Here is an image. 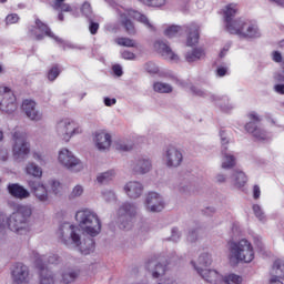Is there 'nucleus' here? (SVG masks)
<instances>
[{
    "label": "nucleus",
    "mask_w": 284,
    "mask_h": 284,
    "mask_svg": "<svg viewBox=\"0 0 284 284\" xmlns=\"http://www.w3.org/2000/svg\"><path fill=\"white\" fill-rule=\"evenodd\" d=\"M112 71L115 74V77H123V67H121V64H114L112 67Z\"/></svg>",
    "instance_id": "nucleus-58"
},
{
    "label": "nucleus",
    "mask_w": 284,
    "mask_h": 284,
    "mask_svg": "<svg viewBox=\"0 0 284 284\" xmlns=\"http://www.w3.org/2000/svg\"><path fill=\"white\" fill-rule=\"evenodd\" d=\"M89 30L91 34H97L99 32V22H94V18L89 20Z\"/></svg>",
    "instance_id": "nucleus-52"
},
{
    "label": "nucleus",
    "mask_w": 284,
    "mask_h": 284,
    "mask_svg": "<svg viewBox=\"0 0 284 284\" xmlns=\"http://www.w3.org/2000/svg\"><path fill=\"white\" fill-rule=\"evenodd\" d=\"M232 183L235 187H244L247 183V175L243 171H234L232 175Z\"/></svg>",
    "instance_id": "nucleus-31"
},
{
    "label": "nucleus",
    "mask_w": 284,
    "mask_h": 284,
    "mask_svg": "<svg viewBox=\"0 0 284 284\" xmlns=\"http://www.w3.org/2000/svg\"><path fill=\"white\" fill-rule=\"evenodd\" d=\"M253 212H254V215L256 216V219H258V221H262V222L266 221L265 212H263V209H261V205L254 204Z\"/></svg>",
    "instance_id": "nucleus-44"
},
{
    "label": "nucleus",
    "mask_w": 284,
    "mask_h": 284,
    "mask_svg": "<svg viewBox=\"0 0 284 284\" xmlns=\"http://www.w3.org/2000/svg\"><path fill=\"white\" fill-rule=\"evenodd\" d=\"M85 243L88 244V247L80 246V252L84 256H88V254H92V252H94V240L93 239H88L85 241Z\"/></svg>",
    "instance_id": "nucleus-39"
},
{
    "label": "nucleus",
    "mask_w": 284,
    "mask_h": 284,
    "mask_svg": "<svg viewBox=\"0 0 284 284\" xmlns=\"http://www.w3.org/2000/svg\"><path fill=\"white\" fill-rule=\"evenodd\" d=\"M182 28L179 26H171L168 29H165L164 34L169 39H174V37L179 36V32H181Z\"/></svg>",
    "instance_id": "nucleus-40"
},
{
    "label": "nucleus",
    "mask_w": 284,
    "mask_h": 284,
    "mask_svg": "<svg viewBox=\"0 0 284 284\" xmlns=\"http://www.w3.org/2000/svg\"><path fill=\"white\" fill-rule=\"evenodd\" d=\"M36 266L40 270V282L39 284H54V274L52 271L45 267L43 257L36 258Z\"/></svg>",
    "instance_id": "nucleus-24"
},
{
    "label": "nucleus",
    "mask_w": 284,
    "mask_h": 284,
    "mask_svg": "<svg viewBox=\"0 0 284 284\" xmlns=\"http://www.w3.org/2000/svg\"><path fill=\"white\" fill-rule=\"evenodd\" d=\"M144 70L149 72V74H158L159 73V67H156V63L154 62H146L144 64Z\"/></svg>",
    "instance_id": "nucleus-47"
},
{
    "label": "nucleus",
    "mask_w": 284,
    "mask_h": 284,
    "mask_svg": "<svg viewBox=\"0 0 284 284\" xmlns=\"http://www.w3.org/2000/svg\"><path fill=\"white\" fill-rule=\"evenodd\" d=\"M120 19L126 34H136L134 22L130 19H134L135 21H139V23H143V26L149 28V30H154V26L150 23V19L134 9H126L125 12L120 13Z\"/></svg>",
    "instance_id": "nucleus-5"
},
{
    "label": "nucleus",
    "mask_w": 284,
    "mask_h": 284,
    "mask_svg": "<svg viewBox=\"0 0 284 284\" xmlns=\"http://www.w3.org/2000/svg\"><path fill=\"white\" fill-rule=\"evenodd\" d=\"M196 234H197L196 230L190 231L187 235V241L190 243H194L196 241Z\"/></svg>",
    "instance_id": "nucleus-62"
},
{
    "label": "nucleus",
    "mask_w": 284,
    "mask_h": 284,
    "mask_svg": "<svg viewBox=\"0 0 284 284\" xmlns=\"http://www.w3.org/2000/svg\"><path fill=\"white\" fill-rule=\"evenodd\" d=\"M28 186L30 187V191L36 196V199H38V201H40L41 203H45L47 201H49L50 197L48 195V189L42 181L29 180Z\"/></svg>",
    "instance_id": "nucleus-17"
},
{
    "label": "nucleus",
    "mask_w": 284,
    "mask_h": 284,
    "mask_svg": "<svg viewBox=\"0 0 284 284\" xmlns=\"http://www.w3.org/2000/svg\"><path fill=\"white\" fill-rule=\"evenodd\" d=\"M248 119L251 121L245 124L246 132L252 134L255 139H257V141L267 140V132L258 128V123H261V118L258 116V114L256 112H251L248 114Z\"/></svg>",
    "instance_id": "nucleus-13"
},
{
    "label": "nucleus",
    "mask_w": 284,
    "mask_h": 284,
    "mask_svg": "<svg viewBox=\"0 0 284 284\" xmlns=\"http://www.w3.org/2000/svg\"><path fill=\"white\" fill-rule=\"evenodd\" d=\"M115 43L122 45L123 48H136V43L130 38H116Z\"/></svg>",
    "instance_id": "nucleus-37"
},
{
    "label": "nucleus",
    "mask_w": 284,
    "mask_h": 284,
    "mask_svg": "<svg viewBox=\"0 0 284 284\" xmlns=\"http://www.w3.org/2000/svg\"><path fill=\"white\" fill-rule=\"evenodd\" d=\"M224 281L226 284H242L243 277H241L236 274H230L229 276L225 277Z\"/></svg>",
    "instance_id": "nucleus-45"
},
{
    "label": "nucleus",
    "mask_w": 284,
    "mask_h": 284,
    "mask_svg": "<svg viewBox=\"0 0 284 284\" xmlns=\"http://www.w3.org/2000/svg\"><path fill=\"white\" fill-rule=\"evenodd\" d=\"M272 276L278 277V278H284V263L281 260H276L273 263Z\"/></svg>",
    "instance_id": "nucleus-34"
},
{
    "label": "nucleus",
    "mask_w": 284,
    "mask_h": 284,
    "mask_svg": "<svg viewBox=\"0 0 284 284\" xmlns=\"http://www.w3.org/2000/svg\"><path fill=\"white\" fill-rule=\"evenodd\" d=\"M26 172L30 176H34V179H41L43 176V170L41 168L32 162L28 163L26 166Z\"/></svg>",
    "instance_id": "nucleus-32"
},
{
    "label": "nucleus",
    "mask_w": 284,
    "mask_h": 284,
    "mask_svg": "<svg viewBox=\"0 0 284 284\" xmlns=\"http://www.w3.org/2000/svg\"><path fill=\"white\" fill-rule=\"evenodd\" d=\"M132 144H128L125 142H118L115 144V150H118V152H130V150H132Z\"/></svg>",
    "instance_id": "nucleus-49"
},
{
    "label": "nucleus",
    "mask_w": 284,
    "mask_h": 284,
    "mask_svg": "<svg viewBox=\"0 0 284 284\" xmlns=\"http://www.w3.org/2000/svg\"><path fill=\"white\" fill-rule=\"evenodd\" d=\"M220 138L222 143V170H232V168L236 166V156L227 151V143H230L227 133L223 130L220 131Z\"/></svg>",
    "instance_id": "nucleus-12"
},
{
    "label": "nucleus",
    "mask_w": 284,
    "mask_h": 284,
    "mask_svg": "<svg viewBox=\"0 0 284 284\" xmlns=\"http://www.w3.org/2000/svg\"><path fill=\"white\" fill-rule=\"evenodd\" d=\"M58 236L65 245H70V243H74L77 247L81 245V235L74 231V225L68 222H64L60 225L58 230Z\"/></svg>",
    "instance_id": "nucleus-9"
},
{
    "label": "nucleus",
    "mask_w": 284,
    "mask_h": 284,
    "mask_svg": "<svg viewBox=\"0 0 284 284\" xmlns=\"http://www.w3.org/2000/svg\"><path fill=\"white\" fill-rule=\"evenodd\" d=\"M82 14L87 17V19L92 20L94 19V16L92 14V6H90L89 2H84L81 8Z\"/></svg>",
    "instance_id": "nucleus-43"
},
{
    "label": "nucleus",
    "mask_w": 284,
    "mask_h": 284,
    "mask_svg": "<svg viewBox=\"0 0 284 284\" xmlns=\"http://www.w3.org/2000/svg\"><path fill=\"white\" fill-rule=\"evenodd\" d=\"M192 265L206 283L220 284L223 281V276L215 270L201 268L194 262H192Z\"/></svg>",
    "instance_id": "nucleus-20"
},
{
    "label": "nucleus",
    "mask_w": 284,
    "mask_h": 284,
    "mask_svg": "<svg viewBox=\"0 0 284 284\" xmlns=\"http://www.w3.org/2000/svg\"><path fill=\"white\" fill-rule=\"evenodd\" d=\"M273 61H274L275 63H281V62H283V55L281 54V52H278V51H274V52H273Z\"/></svg>",
    "instance_id": "nucleus-61"
},
{
    "label": "nucleus",
    "mask_w": 284,
    "mask_h": 284,
    "mask_svg": "<svg viewBox=\"0 0 284 284\" xmlns=\"http://www.w3.org/2000/svg\"><path fill=\"white\" fill-rule=\"evenodd\" d=\"M94 143L100 152H105V150H110V145H112V135L103 131H98L94 134Z\"/></svg>",
    "instance_id": "nucleus-25"
},
{
    "label": "nucleus",
    "mask_w": 284,
    "mask_h": 284,
    "mask_svg": "<svg viewBox=\"0 0 284 284\" xmlns=\"http://www.w3.org/2000/svg\"><path fill=\"white\" fill-rule=\"evenodd\" d=\"M57 133L63 141H70L74 134H81V128L70 119L60 120L55 126Z\"/></svg>",
    "instance_id": "nucleus-10"
},
{
    "label": "nucleus",
    "mask_w": 284,
    "mask_h": 284,
    "mask_svg": "<svg viewBox=\"0 0 284 284\" xmlns=\"http://www.w3.org/2000/svg\"><path fill=\"white\" fill-rule=\"evenodd\" d=\"M59 74H61V69H59V64H55L48 71L47 77L50 81H57Z\"/></svg>",
    "instance_id": "nucleus-41"
},
{
    "label": "nucleus",
    "mask_w": 284,
    "mask_h": 284,
    "mask_svg": "<svg viewBox=\"0 0 284 284\" xmlns=\"http://www.w3.org/2000/svg\"><path fill=\"white\" fill-rule=\"evenodd\" d=\"M164 161L168 168H179L183 163V153L174 146H169L164 153Z\"/></svg>",
    "instance_id": "nucleus-18"
},
{
    "label": "nucleus",
    "mask_w": 284,
    "mask_h": 284,
    "mask_svg": "<svg viewBox=\"0 0 284 284\" xmlns=\"http://www.w3.org/2000/svg\"><path fill=\"white\" fill-rule=\"evenodd\" d=\"M36 28L39 30L41 33H36L34 32V27H31L29 29V32L36 37V41H43L44 37H50V39H54L57 43H63V39L54 36V33L50 30V27L45 24L41 19L36 18Z\"/></svg>",
    "instance_id": "nucleus-16"
},
{
    "label": "nucleus",
    "mask_w": 284,
    "mask_h": 284,
    "mask_svg": "<svg viewBox=\"0 0 284 284\" xmlns=\"http://www.w3.org/2000/svg\"><path fill=\"white\" fill-rule=\"evenodd\" d=\"M171 241H173L174 243H176V241H179V239H181V232H179V229L173 227L171 231Z\"/></svg>",
    "instance_id": "nucleus-57"
},
{
    "label": "nucleus",
    "mask_w": 284,
    "mask_h": 284,
    "mask_svg": "<svg viewBox=\"0 0 284 284\" xmlns=\"http://www.w3.org/2000/svg\"><path fill=\"white\" fill-rule=\"evenodd\" d=\"M236 12H239L236 4L231 3L225 7L224 23L230 34H237V37H243V39H258L261 37L258 26L255 22L243 18L234 20Z\"/></svg>",
    "instance_id": "nucleus-1"
},
{
    "label": "nucleus",
    "mask_w": 284,
    "mask_h": 284,
    "mask_svg": "<svg viewBox=\"0 0 284 284\" xmlns=\"http://www.w3.org/2000/svg\"><path fill=\"white\" fill-rule=\"evenodd\" d=\"M253 197L261 199V187L258 185L253 186Z\"/></svg>",
    "instance_id": "nucleus-63"
},
{
    "label": "nucleus",
    "mask_w": 284,
    "mask_h": 284,
    "mask_svg": "<svg viewBox=\"0 0 284 284\" xmlns=\"http://www.w3.org/2000/svg\"><path fill=\"white\" fill-rule=\"evenodd\" d=\"M154 48L156 52L162 54V57H164L165 59H170V61H179V55L172 52V49L170 48V44H168V41L156 40L154 42Z\"/></svg>",
    "instance_id": "nucleus-26"
},
{
    "label": "nucleus",
    "mask_w": 284,
    "mask_h": 284,
    "mask_svg": "<svg viewBox=\"0 0 284 284\" xmlns=\"http://www.w3.org/2000/svg\"><path fill=\"white\" fill-rule=\"evenodd\" d=\"M202 59H205V49L201 47L185 53V61L187 63H196V61H202Z\"/></svg>",
    "instance_id": "nucleus-30"
},
{
    "label": "nucleus",
    "mask_w": 284,
    "mask_h": 284,
    "mask_svg": "<svg viewBox=\"0 0 284 284\" xmlns=\"http://www.w3.org/2000/svg\"><path fill=\"white\" fill-rule=\"evenodd\" d=\"M124 192L129 199H139L143 194V184L139 181H131L125 184Z\"/></svg>",
    "instance_id": "nucleus-29"
},
{
    "label": "nucleus",
    "mask_w": 284,
    "mask_h": 284,
    "mask_svg": "<svg viewBox=\"0 0 284 284\" xmlns=\"http://www.w3.org/2000/svg\"><path fill=\"white\" fill-rule=\"evenodd\" d=\"M191 92H193L195 97H202L203 99H206V97H209L210 100L213 101V103H216V105H219L222 112H231V110H234V104L230 103L227 97L212 94L207 91L199 89V87H191Z\"/></svg>",
    "instance_id": "nucleus-7"
},
{
    "label": "nucleus",
    "mask_w": 284,
    "mask_h": 284,
    "mask_svg": "<svg viewBox=\"0 0 284 284\" xmlns=\"http://www.w3.org/2000/svg\"><path fill=\"white\" fill-rule=\"evenodd\" d=\"M179 192L182 194H187L192 190V185H189L187 183H180L178 186Z\"/></svg>",
    "instance_id": "nucleus-56"
},
{
    "label": "nucleus",
    "mask_w": 284,
    "mask_h": 284,
    "mask_svg": "<svg viewBox=\"0 0 284 284\" xmlns=\"http://www.w3.org/2000/svg\"><path fill=\"white\" fill-rule=\"evenodd\" d=\"M145 207L149 212H162L165 207L163 197L156 192H150L145 199Z\"/></svg>",
    "instance_id": "nucleus-19"
},
{
    "label": "nucleus",
    "mask_w": 284,
    "mask_h": 284,
    "mask_svg": "<svg viewBox=\"0 0 284 284\" xmlns=\"http://www.w3.org/2000/svg\"><path fill=\"white\" fill-rule=\"evenodd\" d=\"M0 110L7 114L17 112V97L8 87L0 88Z\"/></svg>",
    "instance_id": "nucleus-11"
},
{
    "label": "nucleus",
    "mask_w": 284,
    "mask_h": 284,
    "mask_svg": "<svg viewBox=\"0 0 284 284\" xmlns=\"http://www.w3.org/2000/svg\"><path fill=\"white\" fill-rule=\"evenodd\" d=\"M83 194V186L75 185L72 190V192L69 195V199H78V196H81Z\"/></svg>",
    "instance_id": "nucleus-50"
},
{
    "label": "nucleus",
    "mask_w": 284,
    "mask_h": 284,
    "mask_svg": "<svg viewBox=\"0 0 284 284\" xmlns=\"http://www.w3.org/2000/svg\"><path fill=\"white\" fill-rule=\"evenodd\" d=\"M11 278L13 284H30V268L21 262L11 267Z\"/></svg>",
    "instance_id": "nucleus-15"
},
{
    "label": "nucleus",
    "mask_w": 284,
    "mask_h": 284,
    "mask_svg": "<svg viewBox=\"0 0 284 284\" xmlns=\"http://www.w3.org/2000/svg\"><path fill=\"white\" fill-rule=\"evenodd\" d=\"M50 185H51L52 194H54L55 196H59V194H61V182L57 180H51Z\"/></svg>",
    "instance_id": "nucleus-46"
},
{
    "label": "nucleus",
    "mask_w": 284,
    "mask_h": 284,
    "mask_svg": "<svg viewBox=\"0 0 284 284\" xmlns=\"http://www.w3.org/2000/svg\"><path fill=\"white\" fill-rule=\"evenodd\" d=\"M183 30L187 32V38H186V45L189 48H192L193 45H196L199 43L200 39V27L196 23H191L189 26L183 27Z\"/></svg>",
    "instance_id": "nucleus-27"
},
{
    "label": "nucleus",
    "mask_w": 284,
    "mask_h": 284,
    "mask_svg": "<svg viewBox=\"0 0 284 284\" xmlns=\"http://www.w3.org/2000/svg\"><path fill=\"white\" fill-rule=\"evenodd\" d=\"M75 221L79 223V227L89 236H99L101 234V220L97 212L85 209L78 211L75 214Z\"/></svg>",
    "instance_id": "nucleus-3"
},
{
    "label": "nucleus",
    "mask_w": 284,
    "mask_h": 284,
    "mask_svg": "<svg viewBox=\"0 0 284 284\" xmlns=\"http://www.w3.org/2000/svg\"><path fill=\"white\" fill-rule=\"evenodd\" d=\"M197 263L202 267H210L212 265V255L210 253H202L197 258Z\"/></svg>",
    "instance_id": "nucleus-38"
},
{
    "label": "nucleus",
    "mask_w": 284,
    "mask_h": 284,
    "mask_svg": "<svg viewBox=\"0 0 284 284\" xmlns=\"http://www.w3.org/2000/svg\"><path fill=\"white\" fill-rule=\"evenodd\" d=\"M274 90L277 94H284V84H275Z\"/></svg>",
    "instance_id": "nucleus-64"
},
{
    "label": "nucleus",
    "mask_w": 284,
    "mask_h": 284,
    "mask_svg": "<svg viewBox=\"0 0 284 284\" xmlns=\"http://www.w3.org/2000/svg\"><path fill=\"white\" fill-rule=\"evenodd\" d=\"M104 105H106V108H112V105H116V99L104 98Z\"/></svg>",
    "instance_id": "nucleus-60"
},
{
    "label": "nucleus",
    "mask_w": 284,
    "mask_h": 284,
    "mask_svg": "<svg viewBox=\"0 0 284 284\" xmlns=\"http://www.w3.org/2000/svg\"><path fill=\"white\" fill-rule=\"evenodd\" d=\"M121 57L126 61H134V59H136V55L132 51H128V50L122 51Z\"/></svg>",
    "instance_id": "nucleus-53"
},
{
    "label": "nucleus",
    "mask_w": 284,
    "mask_h": 284,
    "mask_svg": "<svg viewBox=\"0 0 284 284\" xmlns=\"http://www.w3.org/2000/svg\"><path fill=\"white\" fill-rule=\"evenodd\" d=\"M229 251L231 258H235V261L243 263H252L254 261V247H252V244L247 240L229 242Z\"/></svg>",
    "instance_id": "nucleus-4"
},
{
    "label": "nucleus",
    "mask_w": 284,
    "mask_h": 284,
    "mask_svg": "<svg viewBox=\"0 0 284 284\" xmlns=\"http://www.w3.org/2000/svg\"><path fill=\"white\" fill-rule=\"evenodd\" d=\"M37 258H43L42 263L44 264L47 270H48V263L50 265H54V263H57V261H59L58 255H50L49 257H47L45 255H39Z\"/></svg>",
    "instance_id": "nucleus-42"
},
{
    "label": "nucleus",
    "mask_w": 284,
    "mask_h": 284,
    "mask_svg": "<svg viewBox=\"0 0 284 284\" xmlns=\"http://www.w3.org/2000/svg\"><path fill=\"white\" fill-rule=\"evenodd\" d=\"M115 175H116V172H114V170H109L98 175L97 181L98 183L105 185V183H110V181H112V179H114Z\"/></svg>",
    "instance_id": "nucleus-35"
},
{
    "label": "nucleus",
    "mask_w": 284,
    "mask_h": 284,
    "mask_svg": "<svg viewBox=\"0 0 284 284\" xmlns=\"http://www.w3.org/2000/svg\"><path fill=\"white\" fill-rule=\"evenodd\" d=\"M136 212H139V207L134 203L124 202L118 210V216L120 221H123V219H126L128 223L120 224V227L122 230H130L132 227V224H130V221L136 216Z\"/></svg>",
    "instance_id": "nucleus-14"
},
{
    "label": "nucleus",
    "mask_w": 284,
    "mask_h": 284,
    "mask_svg": "<svg viewBox=\"0 0 284 284\" xmlns=\"http://www.w3.org/2000/svg\"><path fill=\"white\" fill-rule=\"evenodd\" d=\"M79 274H81V271L79 270H71L67 271L62 274V283L70 284L74 283L77 278H79Z\"/></svg>",
    "instance_id": "nucleus-33"
},
{
    "label": "nucleus",
    "mask_w": 284,
    "mask_h": 284,
    "mask_svg": "<svg viewBox=\"0 0 284 284\" xmlns=\"http://www.w3.org/2000/svg\"><path fill=\"white\" fill-rule=\"evenodd\" d=\"M13 156L17 161H23L27 159L28 154H30V142H28L26 133H21L19 131L13 133Z\"/></svg>",
    "instance_id": "nucleus-6"
},
{
    "label": "nucleus",
    "mask_w": 284,
    "mask_h": 284,
    "mask_svg": "<svg viewBox=\"0 0 284 284\" xmlns=\"http://www.w3.org/2000/svg\"><path fill=\"white\" fill-rule=\"evenodd\" d=\"M216 77H225L227 74V67H217L216 69Z\"/></svg>",
    "instance_id": "nucleus-59"
},
{
    "label": "nucleus",
    "mask_w": 284,
    "mask_h": 284,
    "mask_svg": "<svg viewBox=\"0 0 284 284\" xmlns=\"http://www.w3.org/2000/svg\"><path fill=\"white\" fill-rule=\"evenodd\" d=\"M7 190L13 199H19L20 201H23V199H30V191L19 183L9 184Z\"/></svg>",
    "instance_id": "nucleus-28"
},
{
    "label": "nucleus",
    "mask_w": 284,
    "mask_h": 284,
    "mask_svg": "<svg viewBox=\"0 0 284 284\" xmlns=\"http://www.w3.org/2000/svg\"><path fill=\"white\" fill-rule=\"evenodd\" d=\"M153 90L160 94H170V92H172V85L169 83L155 82L153 84Z\"/></svg>",
    "instance_id": "nucleus-36"
},
{
    "label": "nucleus",
    "mask_w": 284,
    "mask_h": 284,
    "mask_svg": "<svg viewBox=\"0 0 284 284\" xmlns=\"http://www.w3.org/2000/svg\"><path fill=\"white\" fill-rule=\"evenodd\" d=\"M103 199L106 201V203H110L112 201H116V194L112 191H106L103 193Z\"/></svg>",
    "instance_id": "nucleus-54"
},
{
    "label": "nucleus",
    "mask_w": 284,
    "mask_h": 284,
    "mask_svg": "<svg viewBox=\"0 0 284 284\" xmlns=\"http://www.w3.org/2000/svg\"><path fill=\"white\" fill-rule=\"evenodd\" d=\"M58 43H63V50H65L67 48H69L70 50H85L84 47H79L77 44H73L71 42H58Z\"/></svg>",
    "instance_id": "nucleus-55"
},
{
    "label": "nucleus",
    "mask_w": 284,
    "mask_h": 284,
    "mask_svg": "<svg viewBox=\"0 0 284 284\" xmlns=\"http://www.w3.org/2000/svg\"><path fill=\"white\" fill-rule=\"evenodd\" d=\"M32 216V207L28 205L18 206L17 211L9 216L0 213V227H8L16 234H28L30 232V217Z\"/></svg>",
    "instance_id": "nucleus-2"
},
{
    "label": "nucleus",
    "mask_w": 284,
    "mask_h": 284,
    "mask_svg": "<svg viewBox=\"0 0 284 284\" xmlns=\"http://www.w3.org/2000/svg\"><path fill=\"white\" fill-rule=\"evenodd\" d=\"M140 1L145 6H153V8H161V6H165V0H140Z\"/></svg>",
    "instance_id": "nucleus-48"
},
{
    "label": "nucleus",
    "mask_w": 284,
    "mask_h": 284,
    "mask_svg": "<svg viewBox=\"0 0 284 284\" xmlns=\"http://www.w3.org/2000/svg\"><path fill=\"white\" fill-rule=\"evenodd\" d=\"M22 111L30 121H41L43 113L37 109V102L32 100H24L22 102Z\"/></svg>",
    "instance_id": "nucleus-22"
},
{
    "label": "nucleus",
    "mask_w": 284,
    "mask_h": 284,
    "mask_svg": "<svg viewBox=\"0 0 284 284\" xmlns=\"http://www.w3.org/2000/svg\"><path fill=\"white\" fill-rule=\"evenodd\" d=\"M166 267L168 264L163 263L160 258H151L146 263V270H149L153 278H160V276H163Z\"/></svg>",
    "instance_id": "nucleus-23"
},
{
    "label": "nucleus",
    "mask_w": 284,
    "mask_h": 284,
    "mask_svg": "<svg viewBox=\"0 0 284 284\" xmlns=\"http://www.w3.org/2000/svg\"><path fill=\"white\" fill-rule=\"evenodd\" d=\"M133 174H148L152 170V160L150 158L141 156L131 164Z\"/></svg>",
    "instance_id": "nucleus-21"
},
{
    "label": "nucleus",
    "mask_w": 284,
    "mask_h": 284,
    "mask_svg": "<svg viewBox=\"0 0 284 284\" xmlns=\"http://www.w3.org/2000/svg\"><path fill=\"white\" fill-rule=\"evenodd\" d=\"M58 160L59 163L62 164L63 168H67V170H70V172H81V170H83L81 160L74 156V153L68 149L60 150Z\"/></svg>",
    "instance_id": "nucleus-8"
},
{
    "label": "nucleus",
    "mask_w": 284,
    "mask_h": 284,
    "mask_svg": "<svg viewBox=\"0 0 284 284\" xmlns=\"http://www.w3.org/2000/svg\"><path fill=\"white\" fill-rule=\"evenodd\" d=\"M7 26H12V23H19V14L11 13L6 17Z\"/></svg>",
    "instance_id": "nucleus-51"
}]
</instances>
